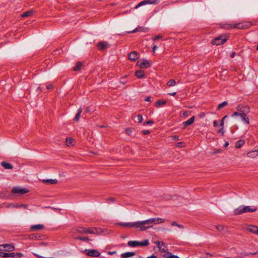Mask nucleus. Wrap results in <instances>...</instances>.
Here are the masks:
<instances>
[{
	"label": "nucleus",
	"mask_w": 258,
	"mask_h": 258,
	"mask_svg": "<svg viewBox=\"0 0 258 258\" xmlns=\"http://www.w3.org/2000/svg\"><path fill=\"white\" fill-rule=\"evenodd\" d=\"M247 230L249 232L255 234L257 230H258V227L255 225H250L248 227Z\"/></svg>",
	"instance_id": "nucleus-23"
},
{
	"label": "nucleus",
	"mask_w": 258,
	"mask_h": 258,
	"mask_svg": "<svg viewBox=\"0 0 258 258\" xmlns=\"http://www.w3.org/2000/svg\"><path fill=\"white\" fill-rule=\"evenodd\" d=\"M225 41L226 36L222 35L213 40L212 43L214 45H219L223 44Z\"/></svg>",
	"instance_id": "nucleus-8"
},
{
	"label": "nucleus",
	"mask_w": 258,
	"mask_h": 258,
	"mask_svg": "<svg viewBox=\"0 0 258 258\" xmlns=\"http://www.w3.org/2000/svg\"><path fill=\"white\" fill-rule=\"evenodd\" d=\"M127 244L131 247L146 246L149 244V241L148 239L144 240L143 241H129Z\"/></svg>",
	"instance_id": "nucleus-3"
},
{
	"label": "nucleus",
	"mask_w": 258,
	"mask_h": 258,
	"mask_svg": "<svg viewBox=\"0 0 258 258\" xmlns=\"http://www.w3.org/2000/svg\"><path fill=\"white\" fill-rule=\"evenodd\" d=\"M258 150L251 151L247 153V156L250 158H254L257 156Z\"/></svg>",
	"instance_id": "nucleus-27"
},
{
	"label": "nucleus",
	"mask_w": 258,
	"mask_h": 258,
	"mask_svg": "<svg viewBox=\"0 0 258 258\" xmlns=\"http://www.w3.org/2000/svg\"><path fill=\"white\" fill-rule=\"evenodd\" d=\"M143 134L145 135H149V134H150V131H149V130H146V131H143L142 132Z\"/></svg>",
	"instance_id": "nucleus-47"
},
{
	"label": "nucleus",
	"mask_w": 258,
	"mask_h": 258,
	"mask_svg": "<svg viewBox=\"0 0 258 258\" xmlns=\"http://www.w3.org/2000/svg\"><path fill=\"white\" fill-rule=\"evenodd\" d=\"M169 94L170 95L174 96H175L176 94V92L171 93H169Z\"/></svg>",
	"instance_id": "nucleus-61"
},
{
	"label": "nucleus",
	"mask_w": 258,
	"mask_h": 258,
	"mask_svg": "<svg viewBox=\"0 0 258 258\" xmlns=\"http://www.w3.org/2000/svg\"><path fill=\"white\" fill-rule=\"evenodd\" d=\"M225 106H226V101H224L222 103L219 104L217 107V109L219 110Z\"/></svg>",
	"instance_id": "nucleus-40"
},
{
	"label": "nucleus",
	"mask_w": 258,
	"mask_h": 258,
	"mask_svg": "<svg viewBox=\"0 0 258 258\" xmlns=\"http://www.w3.org/2000/svg\"><path fill=\"white\" fill-rule=\"evenodd\" d=\"M177 224H178L176 222H172L171 223L172 226H177Z\"/></svg>",
	"instance_id": "nucleus-59"
},
{
	"label": "nucleus",
	"mask_w": 258,
	"mask_h": 258,
	"mask_svg": "<svg viewBox=\"0 0 258 258\" xmlns=\"http://www.w3.org/2000/svg\"><path fill=\"white\" fill-rule=\"evenodd\" d=\"M176 84V82L173 79H171L167 83V85L170 87H172V86H174Z\"/></svg>",
	"instance_id": "nucleus-36"
},
{
	"label": "nucleus",
	"mask_w": 258,
	"mask_h": 258,
	"mask_svg": "<svg viewBox=\"0 0 258 258\" xmlns=\"http://www.w3.org/2000/svg\"><path fill=\"white\" fill-rule=\"evenodd\" d=\"M43 182L44 183H49L51 184H55L58 182V181L57 179H45L43 180Z\"/></svg>",
	"instance_id": "nucleus-29"
},
{
	"label": "nucleus",
	"mask_w": 258,
	"mask_h": 258,
	"mask_svg": "<svg viewBox=\"0 0 258 258\" xmlns=\"http://www.w3.org/2000/svg\"><path fill=\"white\" fill-rule=\"evenodd\" d=\"M216 227V229H217V230H218L219 231H222L224 229V227L222 225H218V226H217Z\"/></svg>",
	"instance_id": "nucleus-44"
},
{
	"label": "nucleus",
	"mask_w": 258,
	"mask_h": 258,
	"mask_svg": "<svg viewBox=\"0 0 258 258\" xmlns=\"http://www.w3.org/2000/svg\"><path fill=\"white\" fill-rule=\"evenodd\" d=\"M21 207H23L25 209H27L28 207L27 205H24V204H21Z\"/></svg>",
	"instance_id": "nucleus-53"
},
{
	"label": "nucleus",
	"mask_w": 258,
	"mask_h": 258,
	"mask_svg": "<svg viewBox=\"0 0 258 258\" xmlns=\"http://www.w3.org/2000/svg\"><path fill=\"white\" fill-rule=\"evenodd\" d=\"M154 123L152 120H149L144 122V124H152Z\"/></svg>",
	"instance_id": "nucleus-48"
},
{
	"label": "nucleus",
	"mask_w": 258,
	"mask_h": 258,
	"mask_svg": "<svg viewBox=\"0 0 258 258\" xmlns=\"http://www.w3.org/2000/svg\"><path fill=\"white\" fill-rule=\"evenodd\" d=\"M194 120H195V117L192 116L187 120L183 122V124L184 126L185 127V126H187L188 125H191V124L193 123V122H194Z\"/></svg>",
	"instance_id": "nucleus-22"
},
{
	"label": "nucleus",
	"mask_w": 258,
	"mask_h": 258,
	"mask_svg": "<svg viewBox=\"0 0 258 258\" xmlns=\"http://www.w3.org/2000/svg\"><path fill=\"white\" fill-rule=\"evenodd\" d=\"M171 138L173 141H178L179 140V137L176 135L172 136Z\"/></svg>",
	"instance_id": "nucleus-43"
},
{
	"label": "nucleus",
	"mask_w": 258,
	"mask_h": 258,
	"mask_svg": "<svg viewBox=\"0 0 258 258\" xmlns=\"http://www.w3.org/2000/svg\"><path fill=\"white\" fill-rule=\"evenodd\" d=\"M177 226L179 228H181V229H183L184 228V226L182 225H180V224H177Z\"/></svg>",
	"instance_id": "nucleus-55"
},
{
	"label": "nucleus",
	"mask_w": 258,
	"mask_h": 258,
	"mask_svg": "<svg viewBox=\"0 0 258 258\" xmlns=\"http://www.w3.org/2000/svg\"><path fill=\"white\" fill-rule=\"evenodd\" d=\"M66 142L67 146H72L74 145L75 140L71 138H67Z\"/></svg>",
	"instance_id": "nucleus-25"
},
{
	"label": "nucleus",
	"mask_w": 258,
	"mask_h": 258,
	"mask_svg": "<svg viewBox=\"0 0 258 258\" xmlns=\"http://www.w3.org/2000/svg\"><path fill=\"white\" fill-rule=\"evenodd\" d=\"M15 250V247L12 244H4L0 245V251L11 252Z\"/></svg>",
	"instance_id": "nucleus-7"
},
{
	"label": "nucleus",
	"mask_w": 258,
	"mask_h": 258,
	"mask_svg": "<svg viewBox=\"0 0 258 258\" xmlns=\"http://www.w3.org/2000/svg\"><path fill=\"white\" fill-rule=\"evenodd\" d=\"M98 229L96 228H86V234H97Z\"/></svg>",
	"instance_id": "nucleus-21"
},
{
	"label": "nucleus",
	"mask_w": 258,
	"mask_h": 258,
	"mask_svg": "<svg viewBox=\"0 0 258 258\" xmlns=\"http://www.w3.org/2000/svg\"><path fill=\"white\" fill-rule=\"evenodd\" d=\"M116 253V251H109L108 252V254H109L110 255H113L114 254H115Z\"/></svg>",
	"instance_id": "nucleus-56"
},
{
	"label": "nucleus",
	"mask_w": 258,
	"mask_h": 258,
	"mask_svg": "<svg viewBox=\"0 0 258 258\" xmlns=\"http://www.w3.org/2000/svg\"><path fill=\"white\" fill-rule=\"evenodd\" d=\"M109 46V44L106 42H100L98 45L97 47L100 50H104Z\"/></svg>",
	"instance_id": "nucleus-17"
},
{
	"label": "nucleus",
	"mask_w": 258,
	"mask_h": 258,
	"mask_svg": "<svg viewBox=\"0 0 258 258\" xmlns=\"http://www.w3.org/2000/svg\"><path fill=\"white\" fill-rule=\"evenodd\" d=\"M165 101L158 100L156 102V106L157 107H160L161 106L164 105L166 104Z\"/></svg>",
	"instance_id": "nucleus-34"
},
{
	"label": "nucleus",
	"mask_w": 258,
	"mask_h": 258,
	"mask_svg": "<svg viewBox=\"0 0 258 258\" xmlns=\"http://www.w3.org/2000/svg\"><path fill=\"white\" fill-rule=\"evenodd\" d=\"M154 243L158 246V247H159V248L160 249V250H161L165 253L166 252V250L165 249V246L164 245V243L163 242L157 241H155Z\"/></svg>",
	"instance_id": "nucleus-19"
},
{
	"label": "nucleus",
	"mask_w": 258,
	"mask_h": 258,
	"mask_svg": "<svg viewBox=\"0 0 258 258\" xmlns=\"http://www.w3.org/2000/svg\"><path fill=\"white\" fill-rule=\"evenodd\" d=\"M237 116H239L243 122L245 124H248L249 123V120L248 117L245 114H238Z\"/></svg>",
	"instance_id": "nucleus-18"
},
{
	"label": "nucleus",
	"mask_w": 258,
	"mask_h": 258,
	"mask_svg": "<svg viewBox=\"0 0 258 258\" xmlns=\"http://www.w3.org/2000/svg\"><path fill=\"white\" fill-rule=\"evenodd\" d=\"M119 225L126 227H135L138 229V222H128V223H119L117 224Z\"/></svg>",
	"instance_id": "nucleus-14"
},
{
	"label": "nucleus",
	"mask_w": 258,
	"mask_h": 258,
	"mask_svg": "<svg viewBox=\"0 0 258 258\" xmlns=\"http://www.w3.org/2000/svg\"><path fill=\"white\" fill-rule=\"evenodd\" d=\"M0 257H9V253L6 252L4 251H0Z\"/></svg>",
	"instance_id": "nucleus-35"
},
{
	"label": "nucleus",
	"mask_w": 258,
	"mask_h": 258,
	"mask_svg": "<svg viewBox=\"0 0 258 258\" xmlns=\"http://www.w3.org/2000/svg\"><path fill=\"white\" fill-rule=\"evenodd\" d=\"M257 210L255 206L241 205L234 210V215H239L243 213L254 212Z\"/></svg>",
	"instance_id": "nucleus-1"
},
{
	"label": "nucleus",
	"mask_w": 258,
	"mask_h": 258,
	"mask_svg": "<svg viewBox=\"0 0 258 258\" xmlns=\"http://www.w3.org/2000/svg\"><path fill=\"white\" fill-rule=\"evenodd\" d=\"M235 52H232V53H231V54H230V56H231L232 58H233V57L235 56Z\"/></svg>",
	"instance_id": "nucleus-57"
},
{
	"label": "nucleus",
	"mask_w": 258,
	"mask_h": 258,
	"mask_svg": "<svg viewBox=\"0 0 258 258\" xmlns=\"http://www.w3.org/2000/svg\"><path fill=\"white\" fill-rule=\"evenodd\" d=\"M256 49H257V50H258V45L256 46Z\"/></svg>",
	"instance_id": "nucleus-64"
},
{
	"label": "nucleus",
	"mask_w": 258,
	"mask_h": 258,
	"mask_svg": "<svg viewBox=\"0 0 258 258\" xmlns=\"http://www.w3.org/2000/svg\"><path fill=\"white\" fill-rule=\"evenodd\" d=\"M12 192L14 194L22 195L28 192V190L26 188H23L20 187H15L13 188Z\"/></svg>",
	"instance_id": "nucleus-10"
},
{
	"label": "nucleus",
	"mask_w": 258,
	"mask_h": 258,
	"mask_svg": "<svg viewBox=\"0 0 258 258\" xmlns=\"http://www.w3.org/2000/svg\"><path fill=\"white\" fill-rule=\"evenodd\" d=\"M73 237L75 239H79L82 241H88L89 240L88 237H76V236Z\"/></svg>",
	"instance_id": "nucleus-37"
},
{
	"label": "nucleus",
	"mask_w": 258,
	"mask_h": 258,
	"mask_svg": "<svg viewBox=\"0 0 258 258\" xmlns=\"http://www.w3.org/2000/svg\"><path fill=\"white\" fill-rule=\"evenodd\" d=\"M151 223L154 225V224H158L163 223L165 221V220L161 218H150Z\"/></svg>",
	"instance_id": "nucleus-15"
},
{
	"label": "nucleus",
	"mask_w": 258,
	"mask_h": 258,
	"mask_svg": "<svg viewBox=\"0 0 258 258\" xmlns=\"http://www.w3.org/2000/svg\"><path fill=\"white\" fill-rule=\"evenodd\" d=\"M22 256H23V254L22 253H15V252L9 253V257L20 258Z\"/></svg>",
	"instance_id": "nucleus-30"
},
{
	"label": "nucleus",
	"mask_w": 258,
	"mask_h": 258,
	"mask_svg": "<svg viewBox=\"0 0 258 258\" xmlns=\"http://www.w3.org/2000/svg\"><path fill=\"white\" fill-rule=\"evenodd\" d=\"M53 88V86L52 84H48L46 86V88L48 89V90H49V89H51Z\"/></svg>",
	"instance_id": "nucleus-49"
},
{
	"label": "nucleus",
	"mask_w": 258,
	"mask_h": 258,
	"mask_svg": "<svg viewBox=\"0 0 258 258\" xmlns=\"http://www.w3.org/2000/svg\"><path fill=\"white\" fill-rule=\"evenodd\" d=\"M145 101L147 102H150L151 101V97H148L145 99Z\"/></svg>",
	"instance_id": "nucleus-52"
},
{
	"label": "nucleus",
	"mask_w": 258,
	"mask_h": 258,
	"mask_svg": "<svg viewBox=\"0 0 258 258\" xmlns=\"http://www.w3.org/2000/svg\"><path fill=\"white\" fill-rule=\"evenodd\" d=\"M157 49V46L156 45L153 46V51L154 52H155Z\"/></svg>",
	"instance_id": "nucleus-54"
},
{
	"label": "nucleus",
	"mask_w": 258,
	"mask_h": 258,
	"mask_svg": "<svg viewBox=\"0 0 258 258\" xmlns=\"http://www.w3.org/2000/svg\"><path fill=\"white\" fill-rule=\"evenodd\" d=\"M225 119H226V115H225L223 117V118L221 121V123L219 126V122L218 121L215 120L214 121V125L215 126H218V127L222 126V128H220L218 130V133L219 134H221L222 135H223L224 133V132L223 130V125H224V120Z\"/></svg>",
	"instance_id": "nucleus-9"
},
{
	"label": "nucleus",
	"mask_w": 258,
	"mask_h": 258,
	"mask_svg": "<svg viewBox=\"0 0 258 258\" xmlns=\"http://www.w3.org/2000/svg\"><path fill=\"white\" fill-rule=\"evenodd\" d=\"M76 232H78L80 234H86V227H78L75 229H73L71 231L72 236H75Z\"/></svg>",
	"instance_id": "nucleus-12"
},
{
	"label": "nucleus",
	"mask_w": 258,
	"mask_h": 258,
	"mask_svg": "<svg viewBox=\"0 0 258 258\" xmlns=\"http://www.w3.org/2000/svg\"><path fill=\"white\" fill-rule=\"evenodd\" d=\"M82 112V108H79V109H78V112H77V113L76 114L75 117V118H74V119H75L76 121H79V119H80V115H81V114Z\"/></svg>",
	"instance_id": "nucleus-33"
},
{
	"label": "nucleus",
	"mask_w": 258,
	"mask_h": 258,
	"mask_svg": "<svg viewBox=\"0 0 258 258\" xmlns=\"http://www.w3.org/2000/svg\"><path fill=\"white\" fill-rule=\"evenodd\" d=\"M2 166L7 169H12L13 168V165L8 162H3L1 163Z\"/></svg>",
	"instance_id": "nucleus-26"
},
{
	"label": "nucleus",
	"mask_w": 258,
	"mask_h": 258,
	"mask_svg": "<svg viewBox=\"0 0 258 258\" xmlns=\"http://www.w3.org/2000/svg\"><path fill=\"white\" fill-rule=\"evenodd\" d=\"M242 255L244 256H249V255H250V252H244L242 253Z\"/></svg>",
	"instance_id": "nucleus-50"
},
{
	"label": "nucleus",
	"mask_w": 258,
	"mask_h": 258,
	"mask_svg": "<svg viewBox=\"0 0 258 258\" xmlns=\"http://www.w3.org/2000/svg\"><path fill=\"white\" fill-rule=\"evenodd\" d=\"M135 255V253L134 252H126L123 253L121 254V256L122 258H127L131 256H134Z\"/></svg>",
	"instance_id": "nucleus-24"
},
{
	"label": "nucleus",
	"mask_w": 258,
	"mask_h": 258,
	"mask_svg": "<svg viewBox=\"0 0 258 258\" xmlns=\"http://www.w3.org/2000/svg\"><path fill=\"white\" fill-rule=\"evenodd\" d=\"M165 258H179L177 255H172L170 252H166L163 255Z\"/></svg>",
	"instance_id": "nucleus-31"
},
{
	"label": "nucleus",
	"mask_w": 258,
	"mask_h": 258,
	"mask_svg": "<svg viewBox=\"0 0 258 258\" xmlns=\"http://www.w3.org/2000/svg\"><path fill=\"white\" fill-rule=\"evenodd\" d=\"M108 202H113L114 201V199L112 198H110L107 199Z\"/></svg>",
	"instance_id": "nucleus-51"
},
{
	"label": "nucleus",
	"mask_w": 258,
	"mask_h": 258,
	"mask_svg": "<svg viewBox=\"0 0 258 258\" xmlns=\"http://www.w3.org/2000/svg\"><path fill=\"white\" fill-rule=\"evenodd\" d=\"M136 76L138 78H143L145 77V73L142 70H138L135 73Z\"/></svg>",
	"instance_id": "nucleus-28"
},
{
	"label": "nucleus",
	"mask_w": 258,
	"mask_h": 258,
	"mask_svg": "<svg viewBox=\"0 0 258 258\" xmlns=\"http://www.w3.org/2000/svg\"><path fill=\"white\" fill-rule=\"evenodd\" d=\"M139 57V54L135 51L130 52L128 54V59L132 61L136 60Z\"/></svg>",
	"instance_id": "nucleus-16"
},
{
	"label": "nucleus",
	"mask_w": 258,
	"mask_h": 258,
	"mask_svg": "<svg viewBox=\"0 0 258 258\" xmlns=\"http://www.w3.org/2000/svg\"><path fill=\"white\" fill-rule=\"evenodd\" d=\"M137 119H138L139 122H140V123L142 122L143 120L142 115L141 114H139L137 116Z\"/></svg>",
	"instance_id": "nucleus-41"
},
{
	"label": "nucleus",
	"mask_w": 258,
	"mask_h": 258,
	"mask_svg": "<svg viewBox=\"0 0 258 258\" xmlns=\"http://www.w3.org/2000/svg\"><path fill=\"white\" fill-rule=\"evenodd\" d=\"M138 229L140 231H145L147 229L152 228L153 226L150 219L144 221H138Z\"/></svg>",
	"instance_id": "nucleus-2"
},
{
	"label": "nucleus",
	"mask_w": 258,
	"mask_h": 258,
	"mask_svg": "<svg viewBox=\"0 0 258 258\" xmlns=\"http://www.w3.org/2000/svg\"><path fill=\"white\" fill-rule=\"evenodd\" d=\"M137 31H138V29H136L134 31H133V32H136Z\"/></svg>",
	"instance_id": "nucleus-62"
},
{
	"label": "nucleus",
	"mask_w": 258,
	"mask_h": 258,
	"mask_svg": "<svg viewBox=\"0 0 258 258\" xmlns=\"http://www.w3.org/2000/svg\"><path fill=\"white\" fill-rule=\"evenodd\" d=\"M177 145V146L178 147L182 148V147H184V146H185V143H183V142H178V143L177 144V145Z\"/></svg>",
	"instance_id": "nucleus-42"
},
{
	"label": "nucleus",
	"mask_w": 258,
	"mask_h": 258,
	"mask_svg": "<svg viewBox=\"0 0 258 258\" xmlns=\"http://www.w3.org/2000/svg\"><path fill=\"white\" fill-rule=\"evenodd\" d=\"M132 130L129 128H127L125 130V133L126 134H127V135H131V133H132Z\"/></svg>",
	"instance_id": "nucleus-46"
},
{
	"label": "nucleus",
	"mask_w": 258,
	"mask_h": 258,
	"mask_svg": "<svg viewBox=\"0 0 258 258\" xmlns=\"http://www.w3.org/2000/svg\"><path fill=\"white\" fill-rule=\"evenodd\" d=\"M33 12L32 11H27L25 13H24L22 14V17H29L32 15Z\"/></svg>",
	"instance_id": "nucleus-39"
},
{
	"label": "nucleus",
	"mask_w": 258,
	"mask_h": 258,
	"mask_svg": "<svg viewBox=\"0 0 258 258\" xmlns=\"http://www.w3.org/2000/svg\"><path fill=\"white\" fill-rule=\"evenodd\" d=\"M162 38V36L160 35H158L155 37L153 38V40L154 41L157 40L159 39H161Z\"/></svg>",
	"instance_id": "nucleus-45"
},
{
	"label": "nucleus",
	"mask_w": 258,
	"mask_h": 258,
	"mask_svg": "<svg viewBox=\"0 0 258 258\" xmlns=\"http://www.w3.org/2000/svg\"><path fill=\"white\" fill-rule=\"evenodd\" d=\"M158 3V0H145L140 2L138 5H137L135 7L136 9H138L140 7L143 6L146 4H157Z\"/></svg>",
	"instance_id": "nucleus-13"
},
{
	"label": "nucleus",
	"mask_w": 258,
	"mask_h": 258,
	"mask_svg": "<svg viewBox=\"0 0 258 258\" xmlns=\"http://www.w3.org/2000/svg\"><path fill=\"white\" fill-rule=\"evenodd\" d=\"M11 206V205L10 206ZM12 207H16V208H20V207H21V205H16V206H14V205H12Z\"/></svg>",
	"instance_id": "nucleus-58"
},
{
	"label": "nucleus",
	"mask_w": 258,
	"mask_h": 258,
	"mask_svg": "<svg viewBox=\"0 0 258 258\" xmlns=\"http://www.w3.org/2000/svg\"><path fill=\"white\" fill-rule=\"evenodd\" d=\"M249 24H244L242 23H239L235 24H227V29H232V28H237L239 29H247L250 26Z\"/></svg>",
	"instance_id": "nucleus-4"
},
{
	"label": "nucleus",
	"mask_w": 258,
	"mask_h": 258,
	"mask_svg": "<svg viewBox=\"0 0 258 258\" xmlns=\"http://www.w3.org/2000/svg\"><path fill=\"white\" fill-rule=\"evenodd\" d=\"M82 64L81 62H78L76 66L74 67V70L75 71L79 70L82 66Z\"/></svg>",
	"instance_id": "nucleus-38"
},
{
	"label": "nucleus",
	"mask_w": 258,
	"mask_h": 258,
	"mask_svg": "<svg viewBox=\"0 0 258 258\" xmlns=\"http://www.w3.org/2000/svg\"><path fill=\"white\" fill-rule=\"evenodd\" d=\"M258 253V251H255L253 252H250V255H256Z\"/></svg>",
	"instance_id": "nucleus-60"
},
{
	"label": "nucleus",
	"mask_w": 258,
	"mask_h": 258,
	"mask_svg": "<svg viewBox=\"0 0 258 258\" xmlns=\"http://www.w3.org/2000/svg\"><path fill=\"white\" fill-rule=\"evenodd\" d=\"M228 145H229V143H228V142H227V147H228Z\"/></svg>",
	"instance_id": "nucleus-63"
},
{
	"label": "nucleus",
	"mask_w": 258,
	"mask_h": 258,
	"mask_svg": "<svg viewBox=\"0 0 258 258\" xmlns=\"http://www.w3.org/2000/svg\"><path fill=\"white\" fill-rule=\"evenodd\" d=\"M138 64L141 68H148L151 65V63L146 59H141L138 61Z\"/></svg>",
	"instance_id": "nucleus-11"
},
{
	"label": "nucleus",
	"mask_w": 258,
	"mask_h": 258,
	"mask_svg": "<svg viewBox=\"0 0 258 258\" xmlns=\"http://www.w3.org/2000/svg\"><path fill=\"white\" fill-rule=\"evenodd\" d=\"M244 143L245 142L243 140H240L236 142L235 146L237 148H240Z\"/></svg>",
	"instance_id": "nucleus-32"
},
{
	"label": "nucleus",
	"mask_w": 258,
	"mask_h": 258,
	"mask_svg": "<svg viewBox=\"0 0 258 258\" xmlns=\"http://www.w3.org/2000/svg\"><path fill=\"white\" fill-rule=\"evenodd\" d=\"M84 252L86 255L92 257H98L101 254L99 251L95 249H85Z\"/></svg>",
	"instance_id": "nucleus-6"
},
{
	"label": "nucleus",
	"mask_w": 258,
	"mask_h": 258,
	"mask_svg": "<svg viewBox=\"0 0 258 258\" xmlns=\"http://www.w3.org/2000/svg\"><path fill=\"white\" fill-rule=\"evenodd\" d=\"M238 111L234 112L232 114L233 116H237L238 114H245L249 113L250 111V108L247 106H238L237 108Z\"/></svg>",
	"instance_id": "nucleus-5"
},
{
	"label": "nucleus",
	"mask_w": 258,
	"mask_h": 258,
	"mask_svg": "<svg viewBox=\"0 0 258 258\" xmlns=\"http://www.w3.org/2000/svg\"><path fill=\"white\" fill-rule=\"evenodd\" d=\"M43 228L44 226L42 224L33 225H32L30 228L32 231H38Z\"/></svg>",
	"instance_id": "nucleus-20"
}]
</instances>
